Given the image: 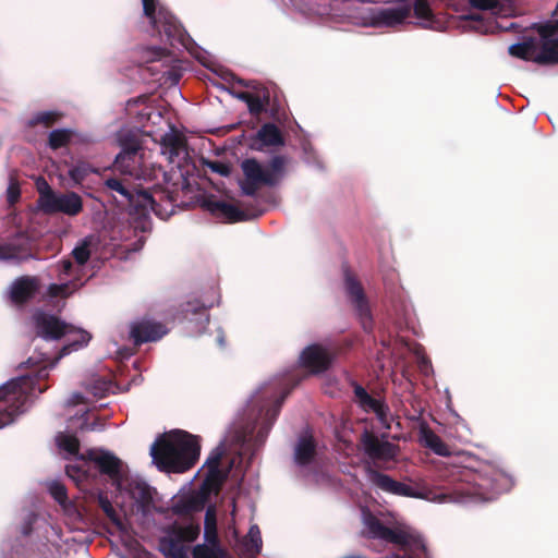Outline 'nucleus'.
Segmentation results:
<instances>
[{"label":"nucleus","mask_w":558,"mask_h":558,"mask_svg":"<svg viewBox=\"0 0 558 558\" xmlns=\"http://www.w3.org/2000/svg\"><path fill=\"white\" fill-rule=\"evenodd\" d=\"M77 134L68 129H57L49 134V146L52 149H58L66 146L69 143L74 141Z\"/></svg>","instance_id":"29"},{"label":"nucleus","mask_w":558,"mask_h":558,"mask_svg":"<svg viewBox=\"0 0 558 558\" xmlns=\"http://www.w3.org/2000/svg\"><path fill=\"white\" fill-rule=\"evenodd\" d=\"M262 535L256 524L251 525L247 534L239 542V550L243 554L255 556L262 550Z\"/></svg>","instance_id":"26"},{"label":"nucleus","mask_w":558,"mask_h":558,"mask_svg":"<svg viewBox=\"0 0 558 558\" xmlns=\"http://www.w3.org/2000/svg\"><path fill=\"white\" fill-rule=\"evenodd\" d=\"M36 277L23 276L15 279L9 288V296L15 304H22L32 299L39 290Z\"/></svg>","instance_id":"21"},{"label":"nucleus","mask_w":558,"mask_h":558,"mask_svg":"<svg viewBox=\"0 0 558 558\" xmlns=\"http://www.w3.org/2000/svg\"><path fill=\"white\" fill-rule=\"evenodd\" d=\"M512 26H513V24H510L509 26H500V27L504 28V29H508V28H510Z\"/></svg>","instance_id":"48"},{"label":"nucleus","mask_w":558,"mask_h":558,"mask_svg":"<svg viewBox=\"0 0 558 558\" xmlns=\"http://www.w3.org/2000/svg\"><path fill=\"white\" fill-rule=\"evenodd\" d=\"M167 333L163 325L150 319H142L131 325L130 336L135 343L157 341Z\"/></svg>","instance_id":"20"},{"label":"nucleus","mask_w":558,"mask_h":558,"mask_svg":"<svg viewBox=\"0 0 558 558\" xmlns=\"http://www.w3.org/2000/svg\"><path fill=\"white\" fill-rule=\"evenodd\" d=\"M36 187L39 194L37 199V206L39 209H41L46 204V201H49L50 197L54 194V191L51 189V186L44 178H38L36 180Z\"/></svg>","instance_id":"34"},{"label":"nucleus","mask_w":558,"mask_h":558,"mask_svg":"<svg viewBox=\"0 0 558 558\" xmlns=\"http://www.w3.org/2000/svg\"><path fill=\"white\" fill-rule=\"evenodd\" d=\"M143 155L137 146H131L122 149L116 157L114 169L123 174H129L135 179H144L145 173L142 166Z\"/></svg>","instance_id":"17"},{"label":"nucleus","mask_w":558,"mask_h":558,"mask_svg":"<svg viewBox=\"0 0 558 558\" xmlns=\"http://www.w3.org/2000/svg\"><path fill=\"white\" fill-rule=\"evenodd\" d=\"M538 38H530L509 47L512 57L538 64L558 62V20L538 25Z\"/></svg>","instance_id":"7"},{"label":"nucleus","mask_w":558,"mask_h":558,"mask_svg":"<svg viewBox=\"0 0 558 558\" xmlns=\"http://www.w3.org/2000/svg\"><path fill=\"white\" fill-rule=\"evenodd\" d=\"M450 1L459 9V11H457L451 7L459 15L454 17L447 13V16L450 19L449 28L456 27L461 32H493L497 25L485 21L484 13L487 12L494 16H507L512 11L508 0H468V8L466 5H460L454 0ZM445 8L446 7L441 8L442 12H445Z\"/></svg>","instance_id":"6"},{"label":"nucleus","mask_w":558,"mask_h":558,"mask_svg":"<svg viewBox=\"0 0 558 558\" xmlns=\"http://www.w3.org/2000/svg\"><path fill=\"white\" fill-rule=\"evenodd\" d=\"M89 459L98 466L101 473H105L111 480L117 493L123 498L122 507H126L128 502L124 498L130 499L131 511L146 512L153 502V490L143 481L133 477L124 463L106 450H92L88 453Z\"/></svg>","instance_id":"4"},{"label":"nucleus","mask_w":558,"mask_h":558,"mask_svg":"<svg viewBox=\"0 0 558 558\" xmlns=\"http://www.w3.org/2000/svg\"><path fill=\"white\" fill-rule=\"evenodd\" d=\"M331 361L330 352L319 344L306 347L300 355V364L313 374L325 372L331 364Z\"/></svg>","instance_id":"18"},{"label":"nucleus","mask_w":558,"mask_h":558,"mask_svg":"<svg viewBox=\"0 0 558 558\" xmlns=\"http://www.w3.org/2000/svg\"><path fill=\"white\" fill-rule=\"evenodd\" d=\"M218 341H219V344H220V345H223V338H222V337H219V338H218Z\"/></svg>","instance_id":"46"},{"label":"nucleus","mask_w":558,"mask_h":558,"mask_svg":"<svg viewBox=\"0 0 558 558\" xmlns=\"http://www.w3.org/2000/svg\"><path fill=\"white\" fill-rule=\"evenodd\" d=\"M98 502L102 511L112 521V523H114L120 530H122L123 524L108 497L105 494H99Z\"/></svg>","instance_id":"33"},{"label":"nucleus","mask_w":558,"mask_h":558,"mask_svg":"<svg viewBox=\"0 0 558 558\" xmlns=\"http://www.w3.org/2000/svg\"><path fill=\"white\" fill-rule=\"evenodd\" d=\"M8 197H9V201L10 203H14L16 201V198L19 197V189L11 184L8 189Z\"/></svg>","instance_id":"41"},{"label":"nucleus","mask_w":558,"mask_h":558,"mask_svg":"<svg viewBox=\"0 0 558 558\" xmlns=\"http://www.w3.org/2000/svg\"><path fill=\"white\" fill-rule=\"evenodd\" d=\"M198 438L184 430L175 429L158 437L150 447L153 462L161 471L181 473L198 459Z\"/></svg>","instance_id":"5"},{"label":"nucleus","mask_w":558,"mask_h":558,"mask_svg":"<svg viewBox=\"0 0 558 558\" xmlns=\"http://www.w3.org/2000/svg\"><path fill=\"white\" fill-rule=\"evenodd\" d=\"M99 243L100 240L97 234H88L78 241L72 251L78 267L83 266L89 259L92 252L98 247Z\"/></svg>","instance_id":"25"},{"label":"nucleus","mask_w":558,"mask_h":558,"mask_svg":"<svg viewBox=\"0 0 558 558\" xmlns=\"http://www.w3.org/2000/svg\"><path fill=\"white\" fill-rule=\"evenodd\" d=\"M49 492L52 495V497L61 506H63L65 508V502H66V489H65V487L62 484L58 483V482H52L49 485Z\"/></svg>","instance_id":"36"},{"label":"nucleus","mask_w":558,"mask_h":558,"mask_svg":"<svg viewBox=\"0 0 558 558\" xmlns=\"http://www.w3.org/2000/svg\"><path fill=\"white\" fill-rule=\"evenodd\" d=\"M222 456V449L218 447L207 459L206 465L208 469L207 485L210 487H219L223 482L225 475L219 469V461Z\"/></svg>","instance_id":"28"},{"label":"nucleus","mask_w":558,"mask_h":558,"mask_svg":"<svg viewBox=\"0 0 558 558\" xmlns=\"http://www.w3.org/2000/svg\"><path fill=\"white\" fill-rule=\"evenodd\" d=\"M355 396L359 398L361 405L366 409L375 399L372 398L364 388L357 386L355 388Z\"/></svg>","instance_id":"40"},{"label":"nucleus","mask_w":558,"mask_h":558,"mask_svg":"<svg viewBox=\"0 0 558 558\" xmlns=\"http://www.w3.org/2000/svg\"><path fill=\"white\" fill-rule=\"evenodd\" d=\"M421 442L429 448L433 452L441 457L450 456V449L448 446L437 436L434 432L426 427H422L420 430Z\"/></svg>","instance_id":"27"},{"label":"nucleus","mask_w":558,"mask_h":558,"mask_svg":"<svg viewBox=\"0 0 558 558\" xmlns=\"http://www.w3.org/2000/svg\"><path fill=\"white\" fill-rule=\"evenodd\" d=\"M257 138L265 146H276L282 143L278 128L274 124H265L257 133Z\"/></svg>","instance_id":"30"},{"label":"nucleus","mask_w":558,"mask_h":558,"mask_svg":"<svg viewBox=\"0 0 558 558\" xmlns=\"http://www.w3.org/2000/svg\"><path fill=\"white\" fill-rule=\"evenodd\" d=\"M199 315H201V317L203 318V324H205V325H206V324H208L209 318H208V315H207L206 311H205V310H203V311L199 313Z\"/></svg>","instance_id":"44"},{"label":"nucleus","mask_w":558,"mask_h":558,"mask_svg":"<svg viewBox=\"0 0 558 558\" xmlns=\"http://www.w3.org/2000/svg\"><path fill=\"white\" fill-rule=\"evenodd\" d=\"M421 368L424 373H427L428 372V368H429V363L428 361L425 359V357H422L421 359Z\"/></svg>","instance_id":"43"},{"label":"nucleus","mask_w":558,"mask_h":558,"mask_svg":"<svg viewBox=\"0 0 558 558\" xmlns=\"http://www.w3.org/2000/svg\"><path fill=\"white\" fill-rule=\"evenodd\" d=\"M36 331V349L45 350L37 355L28 357L26 364L32 372L12 378L0 386V428L12 423L19 414L23 413L33 398L43 392L37 387L35 378L48 375V369L56 366L58 361L86 347L90 335L73 325H69L59 317L36 312L33 316Z\"/></svg>","instance_id":"2"},{"label":"nucleus","mask_w":558,"mask_h":558,"mask_svg":"<svg viewBox=\"0 0 558 558\" xmlns=\"http://www.w3.org/2000/svg\"><path fill=\"white\" fill-rule=\"evenodd\" d=\"M59 280L60 283H51L46 292V296L49 300L52 299H65L74 293L80 284L77 283L78 279V267L74 268L73 264L69 259H64L59 263Z\"/></svg>","instance_id":"14"},{"label":"nucleus","mask_w":558,"mask_h":558,"mask_svg":"<svg viewBox=\"0 0 558 558\" xmlns=\"http://www.w3.org/2000/svg\"><path fill=\"white\" fill-rule=\"evenodd\" d=\"M366 411H373L383 427L389 429L393 420L388 407L380 400L375 399L366 409Z\"/></svg>","instance_id":"31"},{"label":"nucleus","mask_w":558,"mask_h":558,"mask_svg":"<svg viewBox=\"0 0 558 558\" xmlns=\"http://www.w3.org/2000/svg\"><path fill=\"white\" fill-rule=\"evenodd\" d=\"M281 398L280 400L278 398L272 397V388L270 385H265L260 387L251 398L250 405L253 410L258 411V420L262 421V430H260V437H264L274 421L276 420L280 405L282 402Z\"/></svg>","instance_id":"12"},{"label":"nucleus","mask_w":558,"mask_h":558,"mask_svg":"<svg viewBox=\"0 0 558 558\" xmlns=\"http://www.w3.org/2000/svg\"><path fill=\"white\" fill-rule=\"evenodd\" d=\"M58 447L71 456H75L78 452L80 442L75 435L59 433L56 437Z\"/></svg>","instance_id":"32"},{"label":"nucleus","mask_w":558,"mask_h":558,"mask_svg":"<svg viewBox=\"0 0 558 558\" xmlns=\"http://www.w3.org/2000/svg\"><path fill=\"white\" fill-rule=\"evenodd\" d=\"M477 477L475 483L466 488H457L451 494H436L429 489H414L407 484L392 480L386 474L371 473L372 482L384 492L398 496L425 499L435 504L489 501L500 493L509 490L513 484L511 477L501 471H494L490 476L478 475Z\"/></svg>","instance_id":"3"},{"label":"nucleus","mask_w":558,"mask_h":558,"mask_svg":"<svg viewBox=\"0 0 558 558\" xmlns=\"http://www.w3.org/2000/svg\"><path fill=\"white\" fill-rule=\"evenodd\" d=\"M106 186L111 191H114L125 197L130 204L142 215H147L153 211L156 215H160L159 204L157 203V198L162 201L163 197H167L169 202H172L169 195H166L163 192L155 191L154 194L148 193L147 191H138L135 194H131L123 183L114 178L108 179L105 182Z\"/></svg>","instance_id":"11"},{"label":"nucleus","mask_w":558,"mask_h":558,"mask_svg":"<svg viewBox=\"0 0 558 558\" xmlns=\"http://www.w3.org/2000/svg\"><path fill=\"white\" fill-rule=\"evenodd\" d=\"M93 171L85 162H80L69 170V175L75 184H80Z\"/></svg>","instance_id":"35"},{"label":"nucleus","mask_w":558,"mask_h":558,"mask_svg":"<svg viewBox=\"0 0 558 558\" xmlns=\"http://www.w3.org/2000/svg\"><path fill=\"white\" fill-rule=\"evenodd\" d=\"M199 531V525L192 521L175 523L160 539L159 549L167 558H190V544Z\"/></svg>","instance_id":"10"},{"label":"nucleus","mask_w":558,"mask_h":558,"mask_svg":"<svg viewBox=\"0 0 558 558\" xmlns=\"http://www.w3.org/2000/svg\"><path fill=\"white\" fill-rule=\"evenodd\" d=\"M284 159L276 156L267 166H263L255 159H246L241 167L246 178L242 185L245 194L252 195L255 192L254 185L265 184L275 185L281 181L284 175Z\"/></svg>","instance_id":"9"},{"label":"nucleus","mask_w":558,"mask_h":558,"mask_svg":"<svg viewBox=\"0 0 558 558\" xmlns=\"http://www.w3.org/2000/svg\"><path fill=\"white\" fill-rule=\"evenodd\" d=\"M161 154L165 155L170 162L185 151L184 141L181 135L170 131L167 132L160 142Z\"/></svg>","instance_id":"23"},{"label":"nucleus","mask_w":558,"mask_h":558,"mask_svg":"<svg viewBox=\"0 0 558 558\" xmlns=\"http://www.w3.org/2000/svg\"><path fill=\"white\" fill-rule=\"evenodd\" d=\"M73 398L77 399V401H74L75 403H80L81 402L80 399L82 398V396L76 393L73 396Z\"/></svg>","instance_id":"45"},{"label":"nucleus","mask_w":558,"mask_h":558,"mask_svg":"<svg viewBox=\"0 0 558 558\" xmlns=\"http://www.w3.org/2000/svg\"><path fill=\"white\" fill-rule=\"evenodd\" d=\"M144 14L149 19L160 40L170 46H186L187 36L181 24L159 0H142Z\"/></svg>","instance_id":"8"},{"label":"nucleus","mask_w":558,"mask_h":558,"mask_svg":"<svg viewBox=\"0 0 558 558\" xmlns=\"http://www.w3.org/2000/svg\"><path fill=\"white\" fill-rule=\"evenodd\" d=\"M362 444L365 453L373 460L390 461L399 453V447L390 441L381 440L371 433H364Z\"/></svg>","instance_id":"16"},{"label":"nucleus","mask_w":558,"mask_h":558,"mask_svg":"<svg viewBox=\"0 0 558 558\" xmlns=\"http://www.w3.org/2000/svg\"><path fill=\"white\" fill-rule=\"evenodd\" d=\"M40 210L48 215L63 214L69 217H75L83 210V199L75 192H54Z\"/></svg>","instance_id":"15"},{"label":"nucleus","mask_w":558,"mask_h":558,"mask_svg":"<svg viewBox=\"0 0 558 558\" xmlns=\"http://www.w3.org/2000/svg\"><path fill=\"white\" fill-rule=\"evenodd\" d=\"M206 165L213 172L222 177H228L231 172L229 165L221 161H208Z\"/></svg>","instance_id":"38"},{"label":"nucleus","mask_w":558,"mask_h":558,"mask_svg":"<svg viewBox=\"0 0 558 558\" xmlns=\"http://www.w3.org/2000/svg\"><path fill=\"white\" fill-rule=\"evenodd\" d=\"M305 16H328L337 22L379 28L400 29L415 19L417 26L434 31L449 29L450 19L442 7L459 9L450 0H289Z\"/></svg>","instance_id":"1"},{"label":"nucleus","mask_w":558,"mask_h":558,"mask_svg":"<svg viewBox=\"0 0 558 558\" xmlns=\"http://www.w3.org/2000/svg\"><path fill=\"white\" fill-rule=\"evenodd\" d=\"M194 558H231L219 545L216 511L209 507L205 513L204 544L193 549Z\"/></svg>","instance_id":"13"},{"label":"nucleus","mask_w":558,"mask_h":558,"mask_svg":"<svg viewBox=\"0 0 558 558\" xmlns=\"http://www.w3.org/2000/svg\"><path fill=\"white\" fill-rule=\"evenodd\" d=\"M345 290L356 310L363 328L369 330L372 328V317L367 301L364 298L361 286L350 274L345 275Z\"/></svg>","instance_id":"19"},{"label":"nucleus","mask_w":558,"mask_h":558,"mask_svg":"<svg viewBox=\"0 0 558 558\" xmlns=\"http://www.w3.org/2000/svg\"><path fill=\"white\" fill-rule=\"evenodd\" d=\"M104 386H105V387H104V388H101V393L108 390V387L106 386V384H104Z\"/></svg>","instance_id":"47"},{"label":"nucleus","mask_w":558,"mask_h":558,"mask_svg":"<svg viewBox=\"0 0 558 558\" xmlns=\"http://www.w3.org/2000/svg\"><path fill=\"white\" fill-rule=\"evenodd\" d=\"M147 57L144 59L146 62H151V61H155L157 59H159L161 57V51L160 50H148L147 51Z\"/></svg>","instance_id":"42"},{"label":"nucleus","mask_w":558,"mask_h":558,"mask_svg":"<svg viewBox=\"0 0 558 558\" xmlns=\"http://www.w3.org/2000/svg\"><path fill=\"white\" fill-rule=\"evenodd\" d=\"M19 257V251L13 244L0 243V260L15 259Z\"/></svg>","instance_id":"37"},{"label":"nucleus","mask_w":558,"mask_h":558,"mask_svg":"<svg viewBox=\"0 0 558 558\" xmlns=\"http://www.w3.org/2000/svg\"><path fill=\"white\" fill-rule=\"evenodd\" d=\"M316 444L311 434L300 436L294 448V462L299 466L310 464L315 457Z\"/></svg>","instance_id":"22"},{"label":"nucleus","mask_w":558,"mask_h":558,"mask_svg":"<svg viewBox=\"0 0 558 558\" xmlns=\"http://www.w3.org/2000/svg\"><path fill=\"white\" fill-rule=\"evenodd\" d=\"M206 206L211 214L220 218H223L230 222L241 221L245 219V215L232 204L221 201H208L206 203Z\"/></svg>","instance_id":"24"},{"label":"nucleus","mask_w":558,"mask_h":558,"mask_svg":"<svg viewBox=\"0 0 558 558\" xmlns=\"http://www.w3.org/2000/svg\"><path fill=\"white\" fill-rule=\"evenodd\" d=\"M57 119V113L52 111H45L38 113L33 122L35 123H44L46 126L50 125Z\"/></svg>","instance_id":"39"}]
</instances>
